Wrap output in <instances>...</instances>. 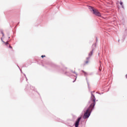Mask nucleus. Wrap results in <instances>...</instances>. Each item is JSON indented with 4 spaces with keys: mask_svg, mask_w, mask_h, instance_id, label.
Listing matches in <instances>:
<instances>
[{
    "mask_svg": "<svg viewBox=\"0 0 127 127\" xmlns=\"http://www.w3.org/2000/svg\"><path fill=\"white\" fill-rule=\"evenodd\" d=\"M93 55V51H91L89 53V56L91 57V56Z\"/></svg>",
    "mask_w": 127,
    "mask_h": 127,
    "instance_id": "39448f33",
    "label": "nucleus"
},
{
    "mask_svg": "<svg viewBox=\"0 0 127 127\" xmlns=\"http://www.w3.org/2000/svg\"><path fill=\"white\" fill-rule=\"evenodd\" d=\"M91 101L93 102L90 105L89 108L86 110L83 116V119H88L90 117V112L96 105V98H95V95L93 93H91Z\"/></svg>",
    "mask_w": 127,
    "mask_h": 127,
    "instance_id": "f257e3e1",
    "label": "nucleus"
},
{
    "mask_svg": "<svg viewBox=\"0 0 127 127\" xmlns=\"http://www.w3.org/2000/svg\"><path fill=\"white\" fill-rule=\"evenodd\" d=\"M120 4H121V5H122V7H124V5H123V2L122 1L120 2Z\"/></svg>",
    "mask_w": 127,
    "mask_h": 127,
    "instance_id": "1a4fd4ad",
    "label": "nucleus"
},
{
    "mask_svg": "<svg viewBox=\"0 0 127 127\" xmlns=\"http://www.w3.org/2000/svg\"><path fill=\"white\" fill-rule=\"evenodd\" d=\"M82 72L84 73V75H87V72H85V71L82 70Z\"/></svg>",
    "mask_w": 127,
    "mask_h": 127,
    "instance_id": "6e6552de",
    "label": "nucleus"
},
{
    "mask_svg": "<svg viewBox=\"0 0 127 127\" xmlns=\"http://www.w3.org/2000/svg\"><path fill=\"white\" fill-rule=\"evenodd\" d=\"M88 63H89V60H87V61H86L84 62V65H86V64H88Z\"/></svg>",
    "mask_w": 127,
    "mask_h": 127,
    "instance_id": "423d86ee",
    "label": "nucleus"
},
{
    "mask_svg": "<svg viewBox=\"0 0 127 127\" xmlns=\"http://www.w3.org/2000/svg\"><path fill=\"white\" fill-rule=\"evenodd\" d=\"M80 121H81V117H79L76 121L75 124V127H79V123H80Z\"/></svg>",
    "mask_w": 127,
    "mask_h": 127,
    "instance_id": "7ed1b4c3",
    "label": "nucleus"
},
{
    "mask_svg": "<svg viewBox=\"0 0 127 127\" xmlns=\"http://www.w3.org/2000/svg\"><path fill=\"white\" fill-rule=\"evenodd\" d=\"M4 43L5 45H6V46H9V48L12 50V47H11V45L8 44V41H7L6 42H4Z\"/></svg>",
    "mask_w": 127,
    "mask_h": 127,
    "instance_id": "20e7f679",
    "label": "nucleus"
},
{
    "mask_svg": "<svg viewBox=\"0 0 127 127\" xmlns=\"http://www.w3.org/2000/svg\"><path fill=\"white\" fill-rule=\"evenodd\" d=\"M41 57H42V58H44V57H46V56H42Z\"/></svg>",
    "mask_w": 127,
    "mask_h": 127,
    "instance_id": "9d476101",
    "label": "nucleus"
},
{
    "mask_svg": "<svg viewBox=\"0 0 127 127\" xmlns=\"http://www.w3.org/2000/svg\"><path fill=\"white\" fill-rule=\"evenodd\" d=\"M92 10L93 12V14H95V15H96V16H99L101 17V13L97 9H94V8L92 7Z\"/></svg>",
    "mask_w": 127,
    "mask_h": 127,
    "instance_id": "f03ea898",
    "label": "nucleus"
},
{
    "mask_svg": "<svg viewBox=\"0 0 127 127\" xmlns=\"http://www.w3.org/2000/svg\"><path fill=\"white\" fill-rule=\"evenodd\" d=\"M99 71H102V66L100 65L99 67Z\"/></svg>",
    "mask_w": 127,
    "mask_h": 127,
    "instance_id": "0eeeda50",
    "label": "nucleus"
}]
</instances>
